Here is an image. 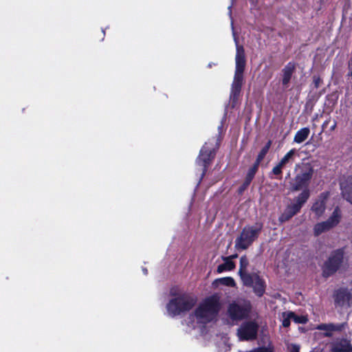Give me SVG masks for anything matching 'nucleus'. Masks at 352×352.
Listing matches in <instances>:
<instances>
[{
  "label": "nucleus",
  "mask_w": 352,
  "mask_h": 352,
  "mask_svg": "<svg viewBox=\"0 0 352 352\" xmlns=\"http://www.w3.org/2000/svg\"><path fill=\"white\" fill-rule=\"evenodd\" d=\"M341 190L343 197L349 202L352 203V185L346 187L343 184H341Z\"/></svg>",
  "instance_id": "23"
},
{
  "label": "nucleus",
  "mask_w": 352,
  "mask_h": 352,
  "mask_svg": "<svg viewBox=\"0 0 352 352\" xmlns=\"http://www.w3.org/2000/svg\"><path fill=\"white\" fill-rule=\"evenodd\" d=\"M195 303V299L187 294L179 295L171 299L166 305L167 313L170 316L180 314L190 309Z\"/></svg>",
  "instance_id": "5"
},
{
  "label": "nucleus",
  "mask_w": 352,
  "mask_h": 352,
  "mask_svg": "<svg viewBox=\"0 0 352 352\" xmlns=\"http://www.w3.org/2000/svg\"><path fill=\"white\" fill-rule=\"evenodd\" d=\"M309 133L310 130L307 127L300 129L296 132L294 141L298 144L303 142L308 138Z\"/></svg>",
  "instance_id": "20"
},
{
  "label": "nucleus",
  "mask_w": 352,
  "mask_h": 352,
  "mask_svg": "<svg viewBox=\"0 0 352 352\" xmlns=\"http://www.w3.org/2000/svg\"><path fill=\"white\" fill-rule=\"evenodd\" d=\"M213 157L214 150L208 148L207 144H206L201 149L199 155L197 159V164L202 168L201 177L204 175L206 167Z\"/></svg>",
  "instance_id": "10"
},
{
  "label": "nucleus",
  "mask_w": 352,
  "mask_h": 352,
  "mask_svg": "<svg viewBox=\"0 0 352 352\" xmlns=\"http://www.w3.org/2000/svg\"><path fill=\"white\" fill-rule=\"evenodd\" d=\"M299 346L295 344H291L288 346V350L289 352H299Z\"/></svg>",
  "instance_id": "29"
},
{
  "label": "nucleus",
  "mask_w": 352,
  "mask_h": 352,
  "mask_svg": "<svg viewBox=\"0 0 352 352\" xmlns=\"http://www.w3.org/2000/svg\"><path fill=\"white\" fill-rule=\"evenodd\" d=\"M219 284L234 287L235 286L234 280L231 277H224L221 278H217L214 280L213 282V285H218Z\"/></svg>",
  "instance_id": "22"
},
{
  "label": "nucleus",
  "mask_w": 352,
  "mask_h": 352,
  "mask_svg": "<svg viewBox=\"0 0 352 352\" xmlns=\"http://www.w3.org/2000/svg\"><path fill=\"white\" fill-rule=\"evenodd\" d=\"M310 196V191L308 188H304L303 190L294 199L291 204L296 210L300 211L302 206L306 203Z\"/></svg>",
  "instance_id": "16"
},
{
  "label": "nucleus",
  "mask_w": 352,
  "mask_h": 352,
  "mask_svg": "<svg viewBox=\"0 0 352 352\" xmlns=\"http://www.w3.org/2000/svg\"><path fill=\"white\" fill-rule=\"evenodd\" d=\"M341 214L338 208H336L330 217L325 221L327 225L329 226L330 229L335 227L340 220Z\"/></svg>",
  "instance_id": "18"
},
{
  "label": "nucleus",
  "mask_w": 352,
  "mask_h": 352,
  "mask_svg": "<svg viewBox=\"0 0 352 352\" xmlns=\"http://www.w3.org/2000/svg\"><path fill=\"white\" fill-rule=\"evenodd\" d=\"M219 300L217 296L206 298L196 308L194 314L186 320V324L190 329H197L203 333L205 325L217 317L220 309Z\"/></svg>",
  "instance_id": "1"
},
{
  "label": "nucleus",
  "mask_w": 352,
  "mask_h": 352,
  "mask_svg": "<svg viewBox=\"0 0 352 352\" xmlns=\"http://www.w3.org/2000/svg\"><path fill=\"white\" fill-rule=\"evenodd\" d=\"M236 69L234 80L232 84L230 99L233 101L237 100L241 92L243 80V70L245 65V53L243 45H237L236 54Z\"/></svg>",
  "instance_id": "2"
},
{
  "label": "nucleus",
  "mask_w": 352,
  "mask_h": 352,
  "mask_svg": "<svg viewBox=\"0 0 352 352\" xmlns=\"http://www.w3.org/2000/svg\"><path fill=\"white\" fill-rule=\"evenodd\" d=\"M271 144H272L271 141H268L267 143L265 145V146L261 149V151L258 153L256 160L255 162L256 163H257V164H259L261 163V162L263 160V159L264 158V157L268 152V151L271 146Z\"/></svg>",
  "instance_id": "24"
},
{
  "label": "nucleus",
  "mask_w": 352,
  "mask_h": 352,
  "mask_svg": "<svg viewBox=\"0 0 352 352\" xmlns=\"http://www.w3.org/2000/svg\"><path fill=\"white\" fill-rule=\"evenodd\" d=\"M258 324L253 321L243 323L239 328L237 334L241 340H250L256 338Z\"/></svg>",
  "instance_id": "9"
},
{
  "label": "nucleus",
  "mask_w": 352,
  "mask_h": 352,
  "mask_svg": "<svg viewBox=\"0 0 352 352\" xmlns=\"http://www.w3.org/2000/svg\"><path fill=\"white\" fill-rule=\"evenodd\" d=\"M320 79L319 78H314V83L316 87L320 85Z\"/></svg>",
  "instance_id": "33"
},
{
  "label": "nucleus",
  "mask_w": 352,
  "mask_h": 352,
  "mask_svg": "<svg viewBox=\"0 0 352 352\" xmlns=\"http://www.w3.org/2000/svg\"><path fill=\"white\" fill-rule=\"evenodd\" d=\"M347 324L346 322L340 324L323 323L316 327V329L324 331L323 335L326 337H331L334 332L342 331L344 330Z\"/></svg>",
  "instance_id": "11"
},
{
  "label": "nucleus",
  "mask_w": 352,
  "mask_h": 352,
  "mask_svg": "<svg viewBox=\"0 0 352 352\" xmlns=\"http://www.w3.org/2000/svg\"><path fill=\"white\" fill-rule=\"evenodd\" d=\"M283 168L281 166H279L278 164H277L276 166H274L272 169V173L276 175H279L282 173Z\"/></svg>",
  "instance_id": "30"
},
{
  "label": "nucleus",
  "mask_w": 352,
  "mask_h": 352,
  "mask_svg": "<svg viewBox=\"0 0 352 352\" xmlns=\"http://www.w3.org/2000/svg\"><path fill=\"white\" fill-rule=\"evenodd\" d=\"M295 69V64L291 62L288 63L283 69L282 84L285 89L289 87Z\"/></svg>",
  "instance_id": "15"
},
{
  "label": "nucleus",
  "mask_w": 352,
  "mask_h": 352,
  "mask_svg": "<svg viewBox=\"0 0 352 352\" xmlns=\"http://www.w3.org/2000/svg\"><path fill=\"white\" fill-rule=\"evenodd\" d=\"M292 320H294L297 324H305L308 321V318L306 316L304 315H296L294 313V317L292 318Z\"/></svg>",
  "instance_id": "27"
},
{
  "label": "nucleus",
  "mask_w": 352,
  "mask_h": 352,
  "mask_svg": "<svg viewBox=\"0 0 352 352\" xmlns=\"http://www.w3.org/2000/svg\"><path fill=\"white\" fill-rule=\"evenodd\" d=\"M224 261V263L222 264H220L217 267V272L218 273H222L225 271H230L233 270L235 267V265L232 261L230 260V257H225L223 258Z\"/></svg>",
  "instance_id": "19"
},
{
  "label": "nucleus",
  "mask_w": 352,
  "mask_h": 352,
  "mask_svg": "<svg viewBox=\"0 0 352 352\" xmlns=\"http://www.w3.org/2000/svg\"><path fill=\"white\" fill-rule=\"evenodd\" d=\"M328 197L327 192H323L320 196L311 207V210L315 213L318 218L320 217L324 212L326 208V200Z\"/></svg>",
  "instance_id": "14"
},
{
  "label": "nucleus",
  "mask_w": 352,
  "mask_h": 352,
  "mask_svg": "<svg viewBox=\"0 0 352 352\" xmlns=\"http://www.w3.org/2000/svg\"><path fill=\"white\" fill-rule=\"evenodd\" d=\"M261 228V224L245 227L235 241V248L241 250L247 249L257 238Z\"/></svg>",
  "instance_id": "6"
},
{
  "label": "nucleus",
  "mask_w": 352,
  "mask_h": 352,
  "mask_svg": "<svg viewBox=\"0 0 352 352\" xmlns=\"http://www.w3.org/2000/svg\"><path fill=\"white\" fill-rule=\"evenodd\" d=\"M143 272H144V273L145 274L147 273V270H145V269H144V270H143Z\"/></svg>",
  "instance_id": "37"
},
{
  "label": "nucleus",
  "mask_w": 352,
  "mask_h": 352,
  "mask_svg": "<svg viewBox=\"0 0 352 352\" xmlns=\"http://www.w3.org/2000/svg\"><path fill=\"white\" fill-rule=\"evenodd\" d=\"M343 258V252L337 250L333 253L323 267V275L329 276L339 268Z\"/></svg>",
  "instance_id": "8"
},
{
  "label": "nucleus",
  "mask_w": 352,
  "mask_h": 352,
  "mask_svg": "<svg viewBox=\"0 0 352 352\" xmlns=\"http://www.w3.org/2000/svg\"><path fill=\"white\" fill-rule=\"evenodd\" d=\"M294 153L295 151L294 149H292L288 153H287V154L280 160L278 164L279 166H281L283 168L290 162Z\"/></svg>",
  "instance_id": "25"
},
{
  "label": "nucleus",
  "mask_w": 352,
  "mask_h": 352,
  "mask_svg": "<svg viewBox=\"0 0 352 352\" xmlns=\"http://www.w3.org/2000/svg\"><path fill=\"white\" fill-rule=\"evenodd\" d=\"M258 165L259 164H257V163L255 162L253 166L251 168H250L247 174V175H248L250 178L254 177V175L258 170Z\"/></svg>",
  "instance_id": "28"
},
{
  "label": "nucleus",
  "mask_w": 352,
  "mask_h": 352,
  "mask_svg": "<svg viewBox=\"0 0 352 352\" xmlns=\"http://www.w3.org/2000/svg\"><path fill=\"white\" fill-rule=\"evenodd\" d=\"M298 212V210H296V208L290 204L286 208L284 212L280 216L279 221L280 222L287 221Z\"/></svg>",
  "instance_id": "17"
},
{
  "label": "nucleus",
  "mask_w": 352,
  "mask_h": 352,
  "mask_svg": "<svg viewBox=\"0 0 352 352\" xmlns=\"http://www.w3.org/2000/svg\"><path fill=\"white\" fill-rule=\"evenodd\" d=\"M253 177H249L248 175L246 176V178H245V184L244 185L245 186H248L250 184V183L251 182V181L252 180Z\"/></svg>",
  "instance_id": "32"
},
{
  "label": "nucleus",
  "mask_w": 352,
  "mask_h": 352,
  "mask_svg": "<svg viewBox=\"0 0 352 352\" xmlns=\"http://www.w3.org/2000/svg\"><path fill=\"white\" fill-rule=\"evenodd\" d=\"M249 310V303L245 300H239L229 305L228 314L232 320H239L245 317Z\"/></svg>",
  "instance_id": "7"
},
{
  "label": "nucleus",
  "mask_w": 352,
  "mask_h": 352,
  "mask_svg": "<svg viewBox=\"0 0 352 352\" xmlns=\"http://www.w3.org/2000/svg\"><path fill=\"white\" fill-rule=\"evenodd\" d=\"M349 70H350L349 74L352 77V60L349 63Z\"/></svg>",
  "instance_id": "34"
},
{
  "label": "nucleus",
  "mask_w": 352,
  "mask_h": 352,
  "mask_svg": "<svg viewBox=\"0 0 352 352\" xmlns=\"http://www.w3.org/2000/svg\"><path fill=\"white\" fill-rule=\"evenodd\" d=\"M331 352H352V345L349 340L342 338L329 344Z\"/></svg>",
  "instance_id": "12"
},
{
  "label": "nucleus",
  "mask_w": 352,
  "mask_h": 352,
  "mask_svg": "<svg viewBox=\"0 0 352 352\" xmlns=\"http://www.w3.org/2000/svg\"><path fill=\"white\" fill-rule=\"evenodd\" d=\"M330 230L329 226L327 225L326 221L318 223L314 226V233L316 236H319L322 233L327 232Z\"/></svg>",
  "instance_id": "21"
},
{
  "label": "nucleus",
  "mask_w": 352,
  "mask_h": 352,
  "mask_svg": "<svg viewBox=\"0 0 352 352\" xmlns=\"http://www.w3.org/2000/svg\"><path fill=\"white\" fill-rule=\"evenodd\" d=\"M256 1H257V0H251V1H252V3H256Z\"/></svg>",
  "instance_id": "36"
},
{
  "label": "nucleus",
  "mask_w": 352,
  "mask_h": 352,
  "mask_svg": "<svg viewBox=\"0 0 352 352\" xmlns=\"http://www.w3.org/2000/svg\"><path fill=\"white\" fill-rule=\"evenodd\" d=\"M253 177H249L248 175L246 176V178H245V184L244 185L245 186H248L250 184V183L251 182V181L252 180Z\"/></svg>",
  "instance_id": "31"
},
{
  "label": "nucleus",
  "mask_w": 352,
  "mask_h": 352,
  "mask_svg": "<svg viewBox=\"0 0 352 352\" xmlns=\"http://www.w3.org/2000/svg\"><path fill=\"white\" fill-rule=\"evenodd\" d=\"M249 262L246 256H241L240 258V269L239 274L243 284L246 286L252 287L255 294L257 296H261L265 292V283L258 274L246 273L245 270Z\"/></svg>",
  "instance_id": "3"
},
{
  "label": "nucleus",
  "mask_w": 352,
  "mask_h": 352,
  "mask_svg": "<svg viewBox=\"0 0 352 352\" xmlns=\"http://www.w3.org/2000/svg\"><path fill=\"white\" fill-rule=\"evenodd\" d=\"M296 175L291 185V191H298L307 188L314 173V168L309 163H302L296 166Z\"/></svg>",
  "instance_id": "4"
},
{
  "label": "nucleus",
  "mask_w": 352,
  "mask_h": 352,
  "mask_svg": "<svg viewBox=\"0 0 352 352\" xmlns=\"http://www.w3.org/2000/svg\"><path fill=\"white\" fill-rule=\"evenodd\" d=\"M335 302L340 306L349 307L352 304V294L346 289H338L335 294Z\"/></svg>",
  "instance_id": "13"
},
{
  "label": "nucleus",
  "mask_w": 352,
  "mask_h": 352,
  "mask_svg": "<svg viewBox=\"0 0 352 352\" xmlns=\"http://www.w3.org/2000/svg\"><path fill=\"white\" fill-rule=\"evenodd\" d=\"M292 317H294V312L287 311L284 312L282 314V323L283 326L285 327H288L290 324V321L292 320Z\"/></svg>",
  "instance_id": "26"
},
{
  "label": "nucleus",
  "mask_w": 352,
  "mask_h": 352,
  "mask_svg": "<svg viewBox=\"0 0 352 352\" xmlns=\"http://www.w3.org/2000/svg\"><path fill=\"white\" fill-rule=\"evenodd\" d=\"M230 260L232 261V258H236L237 255L236 254H234V255L230 256Z\"/></svg>",
  "instance_id": "35"
}]
</instances>
